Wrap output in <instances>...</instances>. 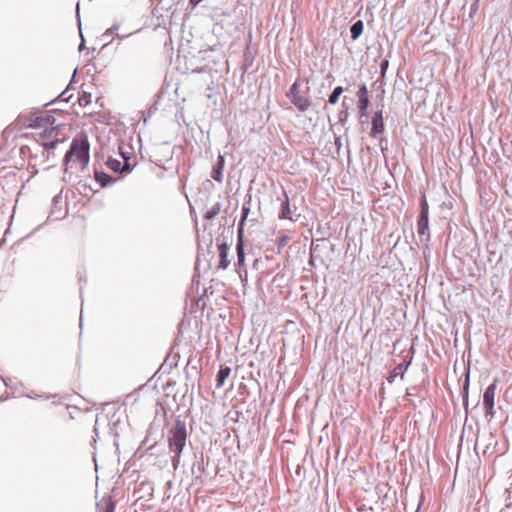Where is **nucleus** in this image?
I'll list each match as a JSON object with an SVG mask.
<instances>
[{"label":"nucleus","mask_w":512,"mask_h":512,"mask_svg":"<svg viewBox=\"0 0 512 512\" xmlns=\"http://www.w3.org/2000/svg\"><path fill=\"white\" fill-rule=\"evenodd\" d=\"M171 437H169V447L175 456L179 457L182 453L187 439L186 427L183 422H176L171 430Z\"/></svg>","instance_id":"nucleus-3"},{"label":"nucleus","mask_w":512,"mask_h":512,"mask_svg":"<svg viewBox=\"0 0 512 512\" xmlns=\"http://www.w3.org/2000/svg\"><path fill=\"white\" fill-rule=\"evenodd\" d=\"M95 178L98 182H100L102 185H105L106 184V180L108 177V175H106L105 173H96L95 174Z\"/></svg>","instance_id":"nucleus-23"},{"label":"nucleus","mask_w":512,"mask_h":512,"mask_svg":"<svg viewBox=\"0 0 512 512\" xmlns=\"http://www.w3.org/2000/svg\"><path fill=\"white\" fill-rule=\"evenodd\" d=\"M358 106L361 111V115H366L369 106V94L368 89L365 85L361 86L358 93Z\"/></svg>","instance_id":"nucleus-7"},{"label":"nucleus","mask_w":512,"mask_h":512,"mask_svg":"<svg viewBox=\"0 0 512 512\" xmlns=\"http://www.w3.org/2000/svg\"><path fill=\"white\" fill-rule=\"evenodd\" d=\"M109 164H110V167L113 169H118V166L120 165V163L118 161H113V160H110Z\"/></svg>","instance_id":"nucleus-25"},{"label":"nucleus","mask_w":512,"mask_h":512,"mask_svg":"<svg viewBox=\"0 0 512 512\" xmlns=\"http://www.w3.org/2000/svg\"><path fill=\"white\" fill-rule=\"evenodd\" d=\"M92 103V95L87 92H82L78 96V104L80 107H87Z\"/></svg>","instance_id":"nucleus-17"},{"label":"nucleus","mask_w":512,"mask_h":512,"mask_svg":"<svg viewBox=\"0 0 512 512\" xmlns=\"http://www.w3.org/2000/svg\"><path fill=\"white\" fill-rule=\"evenodd\" d=\"M7 397V386L2 379H0V400Z\"/></svg>","instance_id":"nucleus-22"},{"label":"nucleus","mask_w":512,"mask_h":512,"mask_svg":"<svg viewBox=\"0 0 512 512\" xmlns=\"http://www.w3.org/2000/svg\"><path fill=\"white\" fill-rule=\"evenodd\" d=\"M202 0H189L190 5L197 6Z\"/></svg>","instance_id":"nucleus-26"},{"label":"nucleus","mask_w":512,"mask_h":512,"mask_svg":"<svg viewBox=\"0 0 512 512\" xmlns=\"http://www.w3.org/2000/svg\"><path fill=\"white\" fill-rule=\"evenodd\" d=\"M115 503L110 496L103 497L96 505V512H114Z\"/></svg>","instance_id":"nucleus-9"},{"label":"nucleus","mask_w":512,"mask_h":512,"mask_svg":"<svg viewBox=\"0 0 512 512\" xmlns=\"http://www.w3.org/2000/svg\"><path fill=\"white\" fill-rule=\"evenodd\" d=\"M420 207V215L429 216V206L425 196H422Z\"/></svg>","instance_id":"nucleus-19"},{"label":"nucleus","mask_w":512,"mask_h":512,"mask_svg":"<svg viewBox=\"0 0 512 512\" xmlns=\"http://www.w3.org/2000/svg\"><path fill=\"white\" fill-rule=\"evenodd\" d=\"M290 214H291V210H290L289 198L285 194V201L282 203L281 213L279 215V218L280 219H291Z\"/></svg>","instance_id":"nucleus-16"},{"label":"nucleus","mask_w":512,"mask_h":512,"mask_svg":"<svg viewBox=\"0 0 512 512\" xmlns=\"http://www.w3.org/2000/svg\"><path fill=\"white\" fill-rule=\"evenodd\" d=\"M224 166V157L220 155L218 157V163L217 166L212 171V178L218 182L222 181V169Z\"/></svg>","instance_id":"nucleus-14"},{"label":"nucleus","mask_w":512,"mask_h":512,"mask_svg":"<svg viewBox=\"0 0 512 512\" xmlns=\"http://www.w3.org/2000/svg\"><path fill=\"white\" fill-rule=\"evenodd\" d=\"M289 97L291 102L302 112L306 111L310 107V100L306 96L300 94L299 84L297 82L291 86Z\"/></svg>","instance_id":"nucleus-5"},{"label":"nucleus","mask_w":512,"mask_h":512,"mask_svg":"<svg viewBox=\"0 0 512 512\" xmlns=\"http://www.w3.org/2000/svg\"><path fill=\"white\" fill-rule=\"evenodd\" d=\"M231 368L228 366H221L216 379V386L218 388L222 387L226 381V379L230 376Z\"/></svg>","instance_id":"nucleus-13"},{"label":"nucleus","mask_w":512,"mask_h":512,"mask_svg":"<svg viewBox=\"0 0 512 512\" xmlns=\"http://www.w3.org/2000/svg\"><path fill=\"white\" fill-rule=\"evenodd\" d=\"M218 252L220 258L218 268L221 270H225L228 268L230 264V261L228 260L229 246L224 242L218 244Z\"/></svg>","instance_id":"nucleus-8"},{"label":"nucleus","mask_w":512,"mask_h":512,"mask_svg":"<svg viewBox=\"0 0 512 512\" xmlns=\"http://www.w3.org/2000/svg\"><path fill=\"white\" fill-rule=\"evenodd\" d=\"M248 213H249V208L248 207H245L243 206L242 208V218H241V221L239 223V227L238 229L242 228V233L244 232V222L248 216Z\"/></svg>","instance_id":"nucleus-21"},{"label":"nucleus","mask_w":512,"mask_h":512,"mask_svg":"<svg viewBox=\"0 0 512 512\" xmlns=\"http://www.w3.org/2000/svg\"><path fill=\"white\" fill-rule=\"evenodd\" d=\"M236 250H237V257H238V266L242 267V266H244V261H245L242 228L238 229V242H237Z\"/></svg>","instance_id":"nucleus-11"},{"label":"nucleus","mask_w":512,"mask_h":512,"mask_svg":"<svg viewBox=\"0 0 512 512\" xmlns=\"http://www.w3.org/2000/svg\"><path fill=\"white\" fill-rule=\"evenodd\" d=\"M384 130V123L382 118V113H376L372 119V128H371V136L376 137L378 134L382 133Z\"/></svg>","instance_id":"nucleus-10"},{"label":"nucleus","mask_w":512,"mask_h":512,"mask_svg":"<svg viewBox=\"0 0 512 512\" xmlns=\"http://www.w3.org/2000/svg\"><path fill=\"white\" fill-rule=\"evenodd\" d=\"M364 29V24L361 20L356 21L350 28L351 38L356 40L360 37Z\"/></svg>","instance_id":"nucleus-15"},{"label":"nucleus","mask_w":512,"mask_h":512,"mask_svg":"<svg viewBox=\"0 0 512 512\" xmlns=\"http://www.w3.org/2000/svg\"><path fill=\"white\" fill-rule=\"evenodd\" d=\"M343 93V88L341 86L336 87L332 94L329 96V103L336 104L338 102L339 96Z\"/></svg>","instance_id":"nucleus-18"},{"label":"nucleus","mask_w":512,"mask_h":512,"mask_svg":"<svg viewBox=\"0 0 512 512\" xmlns=\"http://www.w3.org/2000/svg\"><path fill=\"white\" fill-rule=\"evenodd\" d=\"M388 64H389L388 60H384V61L381 63V72H382V75H384L385 70H386V69H387V67H388Z\"/></svg>","instance_id":"nucleus-24"},{"label":"nucleus","mask_w":512,"mask_h":512,"mask_svg":"<svg viewBox=\"0 0 512 512\" xmlns=\"http://www.w3.org/2000/svg\"><path fill=\"white\" fill-rule=\"evenodd\" d=\"M410 362L408 363H400L398 364L394 369L393 371L390 373L389 377H388V382L392 383L395 381V378L400 375L401 379L404 378V374L409 366Z\"/></svg>","instance_id":"nucleus-12"},{"label":"nucleus","mask_w":512,"mask_h":512,"mask_svg":"<svg viewBox=\"0 0 512 512\" xmlns=\"http://www.w3.org/2000/svg\"><path fill=\"white\" fill-rule=\"evenodd\" d=\"M289 241L290 238L286 235L279 237L277 240L278 250L280 251L281 249H283L288 244Z\"/></svg>","instance_id":"nucleus-20"},{"label":"nucleus","mask_w":512,"mask_h":512,"mask_svg":"<svg viewBox=\"0 0 512 512\" xmlns=\"http://www.w3.org/2000/svg\"><path fill=\"white\" fill-rule=\"evenodd\" d=\"M417 232L419 237L421 238V241H429V216L419 215V218L417 220Z\"/></svg>","instance_id":"nucleus-6"},{"label":"nucleus","mask_w":512,"mask_h":512,"mask_svg":"<svg viewBox=\"0 0 512 512\" xmlns=\"http://www.w3.org/2000/svg\"><path fill=\"white\" fill-rule=\"evenodd\" d=\"M497 390V380H494L485 390L483 394V405L485 408L486 416L493 417L495 415L494 405H495V394Z\"/></svg>","instance_id":"nucleus-4"},{"label":"nucleus","mask_w":512,"mask_h":512,"mask_svg":"<svg viewBox=\"0 0 512 512\" xmlns=\"http://www.w3.org/2000/svg\"><path fill=\"white\" fill-rule=\"evenodd\" d=\"M32 127L36 130L35 138L41 141L43 146L54 148L59 142L57 139L54 140L57 136L58 125L53 116L46 114L36 117Z\"/></svg>","instance_id":"nucleus-2"},{"label":"nucleus","mask_w":512,"mask_h":512,"mask_svg":"<svg viewBox=\"0 0 512 512\" xmlns=\"http://www.w3.org/2000/svg\"><path fill=\"white\" fill-rule=\"evenodd\" d=\"M90 144L84 133L77 135L71 142L64 157V179L72 180L80 177L89 164Z\"/></svg>","instance_id":"nucleus-1"}]
</instances>
